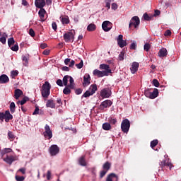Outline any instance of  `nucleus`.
I'll return each instance as SVG.
<instances>
[{"label":"nucleus","instance_id":"1","mask_svg":"<svg viewBox=\"0 0 181 181\" xmlns=\"http://www.w3.org/2000/svg\"><path fill=\"white\" fill-rule=\"evenodd\" d=\"M50 88H51L50 83L47 81L45 82L41 89V95L43 98L45 99L48 98V97L50 95Z\"/></svg>","mask_w":181,"mask_h":181},{"label":"nucleus","instance_id":"2","mask_svg":"<svg viewBox=\"0 0 181 181\" xmlns=\"http://www.w3.org/2000/svg\"><path fill=\"white\" fill-rule=\"evenodd\" d=\"M13 116L11 114L9 110H6L4 112H0V121L4 122V119H5L6 122H9L10 120H12Z\"/></svg>","mask_w":181,"mask_h":181},{"label":"nucleus","instance_id":"3","mask_svg":"<svg viewBox=\"0 0 181 181\" xmlns=\"http://www.w3.org/2000/svg\"><path fill=\"white\" fill-rule=\"evenodd\" d=\"M74 33H75V31L74 30V32L69 31L64 34L63 37L66 43L74 42V36H75Z\"/></svg>","mask_w":181,"mask_h":181},{"label":"nucleus","instance_id":"4","mask_svg":"<svg viewBox=\"0 0 181 181\" xmlns=\"http://www.w3.org/2000/svg\"><path fill=\"white\" fill-rule=\"evenodd\" d=\"M130 121L128 119H124L122 120L121 128L124 134H128L130 129Z\"/></svg>","mask_w":181,"mask_h":181},{"label":"nucleus","instance_id":"5","mask_svg":"<svg viewBox=\"0 0 181 181\" xmlns=\"http://www.w3.org/2000/svg\"><path fill=\"white\" fill-rule=\"evenodd\" d=\"M140 25V18L139 16H134L129 21V28H131L132 25L134 28L137 29Z\"/></svg>","mask_w":181,"mask_h":181},{"label":"nucleus","instance_id":"6","mask_svg":"<svg viewBox=\"0 0 181 181\" xmlns=\"http://www.w3.org/2000/svg\"><path fill=\"white\" fill-rule=\"evenodd\" d=\"M112 105V102L110 100H106L101 103V104L99 105V110L100 111H104L105 109H107L110 107V106Z\"/></svg>","mask_w":181,"mask_h":181},{"label":"nucleus","instance_id":"7","mask_svg":"<svg viewBox=\"0 0 181 181\" xmlns=\"http://www.w3.org/2000/svg\"><path fill=\"white\" fill-rule=\"evenodd\" d=\"M60 148L57 145H52L49 148V152L51 156H57L59 153Z\"/></svg>","mask_w":181,"mask_h":181},{"label":"nucleus","instance_id":"8","mask_svg":"<svg viewBox=\"0 0 181 181\" xmlns=\"http://www.w3.org/2000/svg\"><path fill=\"white\" fill-rule=\"evenodd\" d=\"M44 134V137L45 139H47L49 140H50L52 137V132L50 129V127L48 124H45V132L43 133Z\"/></svg>","mask_w":181,"mask_h":181},{"label":"nucleus","instance_id":"9","mask_svg":"<svg viewBox=\"0 0 181 181\" xmlns=\"http://www.w3.org/2000/svg\"><path fill=\"white\" fill-rule=\"evenodd\" d=\"M145 95L147 98L153 100L155 98H156L158 95V90L157 88L154 89L152 93L148 92V91H146L145 92Z\"/></svg>","mask_w":181,"mask_h":181},{"label":"nucleus","instance_id":"10","mask_svg":"<svg viewBox=\"0 0 181 181\" xmlns=\"http://www.w3.org/2000/svg\"><path fill=\"white\" fill-rule=\"evenodd\" d=\"M112 28V24L108 21H105L102 24V28L104 32H109Z\"/></svg>","mask_w":181,"mask_h":181},{"label":"nucleus","instance_id":"11","mask_svg":"<svg viewBox=\"0 0 181 181\" xmlns=\"http://www.w3.org/2000/svg\"><path fill=\"white\" fill-rule=\"evenodd\" d=\"M117 45L121 48H123L124 46L127 45V40H123V36L122 35H119L117 39Z\"/></svg>","mask_w":181,"mask_h":181},{"label":"nucleus","instance_id":"12","mask_svg":"<svg viewBox=\"0 0 181 181\" xmlns=\"http://www.w3.org/2000/svg\"><path fill=\"white\" fill-rule=\"evenodd\" d=\"M91 77H90V74H86L85 76H83V83H82V85H83V88H86L91 83Z\"/></svg>","mask_w":181,"mask_h":181},{"label":"nucleus","instance_id":"13","mask_svg":"<svg viewBox=\"0 0 181 181\" xmlns=\"http://www.w3.org/2000/svg\"><path fill=\"white\" fill-rule=\"evenodd\" d=\"M111 95L110 90L108 88H103L100 91V96L103 98H109Z\"/></svg>","mask_w":181,"mask_h":181},{"label":"nucleus","instance_id":"14","mask_svg":"<svg viewBox=\"0 0 181 181\" xmlns=\"http://www.w3.org/2000/svg\"><path fill=\"white\" fill-rule=\"evenodd\" d=\"M93 75L98 78L108 76V75L106 74V71H99L98 69L93 71Z\"/></svg>","mask_w":181,"mask_h":181},{"label":"nucleus","instance_id":"15","mask_svg":"<svg viewBox=\"0 0 181 181\" xmlns=\"http://www.w3.org/2000/svg\"><path fill=\"white\" fill-rule=\"evenodd\" d=\"M35 7L39 9H42L46 6V2L45 0H35Z\"/></svg>","mask_w":181,"mask_h":181},{"label":"nucleus","instance_id":"16","mask_svg":"<svg viewBox=\"0 0 181 181\" xmlns=\"http://www.w3.org/2000/svg\"><path fill=\"white\" fill-rule=\"evenodd\" d=\"M100 69L105 70L103 71V72H105L106 74L109 76L110 74H111V70L110 69V66L105 64H102L100 65Z\"/></svg>","mask_w":181,"mask_h":181},{"label":"nucleus","instance_id":"17","mask_svg":"<svg viewBox=\"0 0 181 181\" xmlns=\"http://www.w3.org/2000/svg\"><path fill=\"white\" fill-rule=\"evenodd\" d=\"M16 160V158L13 156H7L5 158H4V161L10 165H12V163Z\"/></svg>","mask_w":181,"mask_h":181},{"label":"nucleus","instance_id":"18","mask_svg":"<svg viewBox=\"0 0 181 181\" xmlns=\"http://www.w3.org/2000/svg\"><path fill=\"white\" fill-rule=\"evenodd\" d=\"M139 68V63L136 62H134L132 63V67H130V71L132 74H134L136 71H138Z\"/></svg>","mask_w":181,"mask_h":181},{"label":"nucleus","instance_id":"19","mask_svg":"<svg viewBox=\"0 0 181 181\" xmlns=\"http://www.w3.org/2000/svg\"><path fill=\"white\" fill-rule=\"evenodd\" d=\"M105 181H118V176L115 173H112L108 175Z\"/></svg>","mask_w":181,"mask_h":181},{"label":"nucleus","instance_id":"20","mask_svg":"<svg viewBox=\"0 0 181 181\" xmlns=\"http://www.w3.org/2000/svg\"><path fill=\"white\" fill-rule=\"evenodd\" d=\"M9 81H10V79L6 74H2L0 76V83L1 84H6V83H9Z\"/></svg>","mask_w":181,"mask_h":181},{"label":"nucleus","instance_id":"21","mask_svg":"<svg viewBox=\"0 0 181 181\" xmlns=\"http://www.w3.org/2000/svg\"><path fill=\"white\" fill-rule=\"evenodd\" d=\"M168 55V50L166 48H161L158 52V56L163 58Z\"/></svg>","mask_w":181,"mask_h":181},{"label":"nucleus","instance_id":"22","mask_svg":"<svg viewBox=\"0 0 181 181\" xmlns=\"http://www.w3.org/2000/svg\"><path fill=\"white\" fill-rule=\"evenodd\" d=\"M46 107H49L51 109L56 108V104L53 101V100H48L46 103Z\"/></svg>","mask_w":181,"mask_h":181},{"label":"nucleus","instance_id":"23","mask_svg":"<svg viewBox=\"0 0 181 181\" xmlns=\"http://www.w3.org/2000/svg\"><path fill=\"white\" fill-rule=\"evenodd\" d=\"M64 64L66 66H69V67H73L75 65V61L71 60V59H64Z\"/></svg>","mask_w":181,"mask_h":181},{"label":"nucleus","instance_id":"24","mask_svg":"<svg viewBox=\"0 0 181 181\" xmlns=\"http://www.w3.org/2000/svg\"><path fill=\"white\" fill-rule=\"evenodd\" d=\"M23 95V92L21 90H20V89L15 90L14 98L16 100H19L21 96Z\"/></svg>","mask_w":181,"mask_h":181},{"label":"nucleus","instance_id":"25","mask_svg":"<svg viewBox=\"0 0 181 181\" xmlns=\"http://www.w3.org/2000/svg\"><path fill=\"white\" fill-rule=\"evenodd\" d=\"M39 16L41 19L42 21H45V15L46 14V11L45 8H40V10L39 11Z\"/></svg>","mask_w":181,"mask_h":181},{"label":"nucleus","instance_id":"26","mask_svg":"<svg viewBox=\"0 0 181 181\" xmlns=\"http://www.w3.org/2000/svg\"><path fill=\"white\" fill-rule=\"evenodd\" d=\"M88 90L91 94L94 95L95 92L98 90L97 85L96 84L90 85Z\"/></svg>","mask_w":181,"mask_h":181},{"label":"nucleus","instance_id":"27","mask_svg":"<svg viewBox=\"0 0 181 181\" xmlns=\"http://www.w3.org/2000/svg\"><path fill=\"white\" fill-rule=\"evenodd\" d=\"M85 158H86L85 156H82L81 157L79 158L78 163L81 166H86L87 165Z\"/></svg>","mask_w":181,"mask_h":181},{"label":"nucleus","instance_id":"28","mask_svg":"<svg viewBox=\"0 0 181 181\" xmlns=\"http://www.w3.org/2000/svg\"><path fill=\"white\" fill-rule=\"evenodd\" d=\"M97 27L95 24L91 23L88 25L87 30L88 32H94L96 30Z\"/></svg>","mask_w":181,"mask_h":181},{"label":"nucleus","instance_id":"29","mask_svg":"<svg viewBox=\"0 0 181 181\" xmlns=\"http://www.w3.org/2000/svg\"><path fill=\"white\" fill-rule=\"evenodd\" d=\"M65 86L66 87L63 90L64 94L66 95H70L71 93V88L69 87V86Z\"/></svg>","mask_w":181,"mask_h":181},{"label":"nucleus","instance_id":"30","mask_svg":"<svg viewBox=\"0 0 181 181\" xmlns=\"http://www.w3.org/2000/svg\"><path fill=\"white\" fill-rule=\"evenodd\" d=\"M69 84L68 85V86L71 89H74L75 88V83H74V78L71 76H69Z\"/></svg>","mask_w":181,"mask_h":181},{"label":"nucleus","instance_id":"31","mask_svg":"<svg viewBox=\"0 0 181 181\" xmlns=\"http://www.w3.org/2000/svg\"><path fill=\"white\" fill-rule=\"evenodd\" d=\"M62 23L63 25H67L70 23L69 16H66L62 18Z\"/></svg>","mask_w":181,"mask_h":181},{"label":"nucleus","instance_id":"32","mask_svg":"<svg viewBox=\"0 0 181 181\" xmlns=\"http://www.w3.org/2000/svg\"><path fill=\"white\" fill-rule=\"evenodd\" d=\"M15 138H16V136L13 134V133L11 131H8V139L10 141H13Z\"/></svg>","mask_w":181,"mask_h":181},{"label":"nucleus","instance_id":"33","mask_svg":"<svg viewBox=\"0 0 181 181\" xmlns=\"http://www.w3.org/2000/svg\"><path fill=\"white\" fill-rule=\"evenodd\" d=\"M103 129L105 131H110L111 129V125L108 122H105L103 124Z\"/></svg>","mask_w":181,"mask_h":181},{"label":"nucleus","instance_id":"34","mask_svg":"<svg viewBox=\"0 0 181 181\" xmlns=\"http://www.w3.org/2000/svg\"><path fill=\"white\" fill-rule=\"evenodd\" d=\"M6 37H8V35L6 33H4L1 37H0V42L3 44L6 43Z\"/></svg>","mask_w":181,"mask_h":181},{"label":"nucleus","instance_id":"35","mask_svg":"<svg viewBox=\"0 0 181 181\" xmlns=\"http://www.w3.org/2000/svg\"><path fill=\"white\" fill-rule=\"evenodd\" d=\"M69 77H70V76H69V75H66L64 76L62 83H64V86H68V82H69Z\"/></svg>","mask_w":181,"mask_h":181},{"label":"nucleus","instance_id":"36","mask_svg":"<svg viewBox=\"0 0 181 181\" xmlns=\"http://www.w3.org/2000/svg\"><path fill=\"white\" fill-rule=\"evenodd\" d=\"M15 108H16V105L15 103H11L10 105H9V109H10V112L11 114H13L15 112Z\"/></svg>","mask_w":181,"mask_h":181},{"label":"nucleus","instance_id":"37","mask_svg":"<svg viewBox=\"0 0 181 181\" xmlns=\"http://www.w3.org/2000/svg\"><path fill=\"white\" fill-rule=\"evenodd\" d=\"M153 18V16H148L146 13L143 14V18H144L145 21H151Z\"/></svg>","mask_w":181,"mask_h":181},{"label":"nucleus","instance_id":"38","mask_svg":"<svg viewBox=\"0 0 181 181\" xmlns=\"http://www.w3.org/2000/svg\"><path fill=\"white\" fill-rule=\"evenodd\" d=\"M111 164L109 162H105L103 165L104 170L108 171L110 168Z\"/></svg>","mask_w":181,"mask_h":181},{"label":"nucleus","instance_id":"39","mask_svg":"<svg viewBox=\"0 0 181 181\" xmlns=\"http://www.w3.org/2000/svg\"><path fill=\"white\" fill-rule=\"evenodd\" d=\"M158 144V139H154L153 141H151V148H153L154 147H156Z\"/></svg>","mask_w":181,"mask_h":181},{"label":"nucleus","instance_id":"40","mask_svg":"<svg viewBox=\"0 0 181 181\" xmlns=\"http://www.w3.org/2000/svg\"><path fill=\"white\" fill-rule=\"evenodd\" d=\"M93 95V93H90V90H87L83 95H82L81 98H87L90 96Z\"/></svg>","mask_w":181,"mask_h":181},{"label":"nucleus","instance_id":"41","mask_svg":"<svg viewBox=\"0 0 181 181\" xmlns=\"http://www.w3.org/2000/svg\"><path fill=\"white\" fill-rule=\"evenodd\" d=\"M15 44V40L13 37H10L8 39V45L9 47H11V45Z\"/></svg>","mask_w":181,"mask_h":181},{"label":"nucleus","instance_id":"42","mask_svg":"<svg viewBox=\"0 0 181 181\" xmlns=\"http://www.w3.org/2000/svg\"><path fill=\"white\" fill-rule=\"evenodd\" d=\"M19 74L18 71H11V77L13 78H15V77H17V76Z\"/></svg>","mask_w":181,"mask_h":181},{"label":"nucleus","instance_id":"43","mask_svg":"<svg viewBox=\"0 0 181 181\" xmlns=\"http://www.w3.org/2000/svg\"><path fill=\"white\" fill-rule=\"evenodd\" d=\"M29 100V98L28 97H24L23 98V99L20 101V104L21 105H23L26 103L27 101Z\"/></svg>","mask_w":181,"mask_h":181},{"label":"nucleus","instance_id":"44","mask_svg":"<svg viewBox=\"0 0 181 181\" xmlns=\"http://www.w3.org/2000/svg\"><path fill=\"white\" fill-rule=\"evenodd\" d=\"M22 61H23V62H24L23 63L24 66H27L28 64V57H25V56H22Z\"/></svg>","mask_w":181,"mask_h":181},{"label":"nucleus","instance_id":"45","mask_svg":"<svg viewBox=\"0 0 181 181\" xmlns=\"http://www.w3.org/2000/svg\"><path fill=\"white\" fill-rule=\"evenodd\" d=\"M144 50H145L146 52H148L149 51V49H151V45L149 44V43H146V44L144 45Z\"/></svg>","mask_w":181,"mask_h":181},{"label":"nucleus","instance_id":"46","mask_svg":"<svg viewBox=\"0 0 181 181\" xmlns=\"http://www.w3.org/2000/svg\"><path fill=\"white\" fill-rule=\"evenodd\" d=\"M15 179L16 181H24L25 177L24 176L16 175Z\"/></svg>","mask_w":181,"mask_h":181},{"label":"nucleus","instance_id":"47","mask_svg":"<svg viewBox=\"0 0 181 181\" xmlns=\"http://www.w3.org/2000/svg\"><path fill=\"white\" fill-rule=\"evenodd\" d=\"M10 48H11V50L13 52H17L19 50V46H18V44H16L13 47H10Z\"/></svg>","mask_w":181,"mask_h":181},{"label":"nucleus","instance_id":"48","mask_svg":"<svg viewBox=\"0 0 181 181\" xmlns=\"http://www.w3.org/2000/svg\"><path fill=\"white\" fill-rule=\"evenodd\" d=\"M109 122L111 124H116V123L117 122V120L115 118L110 117L109 118Z\"/></svg>","mask_w":181,"mask_h":181},{"label":"nucleus","instance_id":"49","mask_svg":"<svg viewBox=\"0 0 181 181\" xmlns=\"http://www.w3.org/2000/svg\"><path fill=\"white\" fill-rule=\"evenodd\" d=\"M107 172L108 171H107L105 170H103V171H100V179H103L105 176V175L107 174Z\"/></svg>","mask_w":181,"mask_h":181},{"label":"nucleus","instance_id":"50","mask_svg":"<svg viewBox=\"0 0 181 181\" xmlns=\"http://www.w3.org/2000/svg\"><path fill=\"white\" fill-rule=\"evenodd\" d=\"M118 59L119 61H123L124 59V52H121L120 54H119Z\"/></svg>","mask_w":181,"mask_h":181},{"label":"nucleus","instance_id":"51","mask_svg":"<svg viewBox=\"0 0 181 181\" xmlns=\"http://www.w3.org/2000/svg\"><path fill=\"white\" fill-rule=\"evenodd\" d=\"M152 83H153V85L154 86V87L158 88L160 86V83L157 79H153Z\"/></svg>","mask_w":181,"mask_h":181},{"label":"nucleus","instance_id":"52","mask_svg":"<svg viewBox=\"0 0 181 181\" xmlns=\"http://www.w3.org/2000/svg\"><path fill=\"white\" fill-rule=\"evenodd\" d=\"M83 60H81V62L78 63V64H76V66L78 69H81L83 68Z\"/></svg>","mask_w":181,"mask_h":181},{"label":"nucleus","instance_id":"53","mask_svg":"<svg viewBox=\"0 0 181 181\" xmlns=\"http://www.w3.org/2000/svg\"><path fill=\"white\" fill-rule=\"evenodd\" d=\"M29 35L31 36V37H35V31L33 28H30L29 30Z\"/></svg>","mask_w":181,"mask_h":181},{"label":"nucleus","instance_id":"54","mask_svg":"<svg viewBox=\"0 0 181 181\" xmlns=\"http://www.w3.org/2000/svg\"><path fill=\"white\" fill-rule=\"evenodd\" d=\"M56 83L57 86H59V87H63V81L61 80V79H58L57 81H56Z\"/></svg>","mask_w":181,"mask_h":181},{"label":"nucleus","instance_id":"55","mask_svg":"<svg viewBox=\"0 0 181 181\" xmlns=\"http://www.w3.org/2000/svg\"><path fill=\"white\" fill-rule=\"evenodd\" d=\"M129 49L132 50H136V44L135 42H133L132 45H130Z\"/></svg>","mask_w":181,"mask_h":181},{"label":"nucleus","instance_id":"56","mask_svg":"<svg viewBox=\"0 0 181 181\" xmlns=\"http://www.w3.org/2000/svg\"><path fill=\"white\" fill-rule=\"evenodd\" d=\"M52 28L54 30V31H57V24L56 22H53L52 23Z\"/></svg>","mask_w":181,"mask_h":181},{"label":"nucleus","instance_id":"57","mask_svg":"<svg viewBox=\"0 0 181 181\" xmlns=\"http://www.w3.org/2000/svg\"><path fill=\"white\" fill-rule=\"evenodd\" d=\"M165 163L166 160H163L162 161H160L159 163V165L160 166V168H164V166H165Z\"/></svg>","mask_w":181,"mask_h":181},{"label":"nucleus","instance_id":"58","mask_svg":"<svg viewBox=\"0 0 181 181\" xmlns=\"http://www.w3.org/2000/svg\"><path fill=\"white\" fill-rule=\"evenodd\" d=\"M82 92H83V89H81V88H78L75 90V93L76 95H81L82 93Z\"/></svg>","mask_w":181,"mask_h":181},{"label":"nucleus","instance_id":"59","mask_svg":"<svg viewBox=\"0 0 181 181\" xmlns=\"http://www.w3.org/2000/svg\"><path fill=\"white\" fill-rule=\"evenodd\" d=\"M160 13V11L158 10H156L154 11V14L152 16L153 17L158 16Z\"/></svg>","mask_w":181,"mask_h":181},{"label":"nucleus","instance_id":"60","mask_svg":"<svg viewBox=\"0 0 181 181\" xmlns=\"http://www.w3.org/2000/svg\"><path fill=\"white\" fill-rule=\"evenodd\" d=\"M49 54H50V50L47 49H45L42 52V54L44 55H49Z\"/></svg>","mask_w":181,"mask_h":181},{"label":"nucleus","instance_id":"61","mask_svg":"<svg viewBox=\"0 0 181 181\" xmlns=\"http://www.w3.org/2000/svg\"><path fill=\"white\" fill-rule=\"evenodd\" d=\"M12 152V148H5L4 151V154L9 153Z\"/></svg>","mask_w":181,"mask_h":181},{"label":"nucleus","instance_id":"62","mask_svg":"<svg viewBox=\"0 0 181 181\" xmlns=\"http://www.w3.org/2000/svg\"><path fill=\"white\" fill-rule=\"evenodd\" d=\"M117 8H118L117 4H116V3H112V9H113L114 11H116V9H117Z\"/></svg>","mask_w":181,"mask_h":181},{"label":"nucleus","instance_id":"63","mask_svg":"<svg viewBox=\"0 0 181 181\" xmlns=\"http://www.w3.org/2000/svg\"><path fill=\"white\" fill-rule=\"evenodd\" d=\"M39 111H40V109L38 107H35V110H34L33 113V115H37L39 113Z\"/></svg>","mask_w":181,"mask_h":181},{"label":"nucleus","instance_id":"64","mask_svg":"<svg viewBox=\"0 0 181 181\" xmlns=\"http://www.w3.org/2000/svg\"><path fill=\"white\" fill-rule=\"evenodd\" d=\"M165 36H170L171 35V31L170 30H165V33H164Z\"/></svg>","mask_w":181,"mask_h":181}]
</instances>
